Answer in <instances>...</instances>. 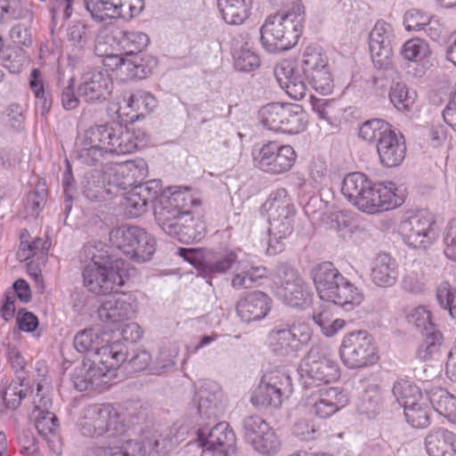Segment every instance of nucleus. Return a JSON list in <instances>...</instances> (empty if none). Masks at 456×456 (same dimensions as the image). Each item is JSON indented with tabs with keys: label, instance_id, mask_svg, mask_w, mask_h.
<instances>
[{
	"label": "nucleus",
	"instance_id": "17",
	"mask_svg": "<svg viewBox=\"0 0 456 456\" xmlns=\"http://www.w3.org/2000/svg\"><path fill=\"white\" fill-rule=\"evenodd\" d=\"M148 175L147 163L143 159L128 160L111 164L103 171L107 183L116 191H126L139 183Z\"/></svg>",
	"mask_w": 456,
	"mask_h": 456
},
{
	"label": "nucleus",
	"instance_id": "21",
	"mask_svg": "<svg viewBox=\"0 0 456 456\" xmlns=\"http://www.w3.org/2000/svg\"><path fill=\"white\" fill-rule=\"evenodd\" d=\"M195 387L200 415L208 419H216L223 411V391L219 384L213 380H200Z\"/></svg>",
	"mask_w": 456,
	"mask_h": 456
},
{
	"label": "nucleus",
	"instance_id": "60",
	"mask_svg": "<svg viewBox=\"0 0 456 456\" xmlns=\"http://www.w3.org/2000/svg\"><path fill=\"white\" fill-rule=\"evenodd\" d=\"M306 85H310L316 92L321 94H329L332 92L334 84L333 77L329 66L317 70L313 74L305 77Z\"/></svg>",
	"mask_w": 456,
	"mask_h": 456
},
{
	"label": "nucleus",
	"instance_id": "7",
	"mask_svg": "<svg viewBox=\"0 0 456 456\" xmlns=\"http://www.w3.org/2000/svg\"><path fill=\"white\" fill-rule=\"evenodd\" d=\"M308 324L300 320L276 323L267 334L268 348L278 356L295 357L311 340Z\"/></svg>",
	"mask_w": 456,
	"mask_h": 456
},
{
	"label": "nucleus",
	"instance_id": "14",
	"mask_svg": "<svg viewBox=\"0 0 456 456\" xmlns=\"http://www.w3.org/2000/svg\"><path fill=\"white\" fill-rule=\"evenodd\" d=\"M403 201L404 194L395 183L371 182L355 208L367 214H376L399 207Z\"/></svg>",
	"mask_w": 456,
	"mask_h": 456
},
{
	"label": "nucleus",
	"instance_id": "30",
	"mask_svg": "<svg viewBox=\"0 0 456 456\" xmlns=\"http://www.w3.org/2000/svg\"><path fill=\"white\" fill-rule=\"evenodd\" d=\"M127 354L126 345L119 340L111 343L109 340L99 346L95 352L90 354L94 357V362H99L113 377L116 376L115 371L126 361Z\"/></svg>",
	"mask_w": 456,
	"mask_h": 456
},
{
	"label": "nucleus",
	"instance_id": "26",
	"mask_svg": "<svg viewBox=\"0 0 456 456\" xmlns=\"http://www.w3.org/2000/svg\"><path fill=\"white\" fill-rule=\"evenodd\" d=\"M111 89V78L102 70L92 69L83 74L77 92L86 102H95L104 99Z\"/></svg>",
	"mask_w": 456,
	"mask_h": 456
},
{
	"label": "nucleus",
	"instance_id": "1",
	"mask_svg": "<svg viewBox=\"0 0 456 456\" xmlns=\"http://www.w3.org/2000/svg\"><path fill=\"white\" fill-rule=\"evenodd\" d=\"M149 142L148 134L142 128L129 124L113 121L106 125L94 126L85 132L77 144V159L88 166L101 162L104 153L129 154L144 148Z\"/></svg>",
	"mask_w": 456,
	"mask_h": 456
},
{
	"label": "nucleus",
	"instance_id": "51",
	"mask_svg": "<svg viewBox=\"0 0 456 456\" xmlns=\"http://www.w3.org/2000/svg\"><path fill=\"white\" fill-rule=\"evenodd\" d=\"M29 86L36 97V113L46 114L50 110L51 102L45 95L44 80L39 69L31 70Z\"/></svg>",
	"mask_w": 456,
	"mask_h": 456
},
{
	"label": "nucleus",
	"instance_id": "33",
	"mask_svg": "<svg viewBox=\"0 0 456 456\" xmlns=\"http://www.w3.org/2000/svg\"><path fill=\"white\" fill-rule=\"evenodd\" d=\"M427 399L436 411L456 424V397L446 389L436 387H425Z\"/></svg>",
	"mask_w": 456,
	"mask_h": 456
},
{
	"label": "nucleus",
	"instance_id": "3",
	"mask_svg": "<svg viewBox=\"0 0 456 456\" xmlns=\"http://www.w3.org/2000/svg\"><path fill=\"white\" fill-rule=\"evenodd\" d=\"M313 281L322 300L333 303L346 311L360 305L364 296L360 289L344 277L331 262L314 267Z\"/></svg>",
	"mask_w": 456,
	"mask_h": 456
},
{
	"label": "nucleus",
	"instance_id": "45",
	"mask_svg": "<svg viewBox=\"0 0 456 456\" xmlns=\"http://www.w3.org/2000/svg\"><path fill=\"white\" fill-rule=\"evenodd\" d=\"M392 393L403 408L423 397L420 389L413 382L404 379H398L395 382Z\"/></svg>",
	"mask_w": 456,
	"mask_h": 456
},
{
	"label": "nucleus",
	"instance_id": "22",
	"mask_svg": "<svg viewBox=\"0 0 456 456\" xmlns=\"http://www.w3.org/2000/svg\"><path fill=\"white\" fill-rule=\"evenodd\" d=\"M235 440V435L226 422H219L210 429L204 427L198 431V444L204 452L227 453Z\"/></svg>",
	"mask_w": 456,
	"mask_h": 456
},
{
	"label": "nucleus",
	"instance_id": "20",
	"mask_svg": "<svg viewBox=\"0 0 456 456\" xmlns=\"http://www.w3.org/2000/svg\"><path fill=\"white\" fill-rule=\"evenodd\" d=\"M305 402L317 417L327 419L345 407L347 399L338 387L324 386L307 395Z\"/></svg>",
	"mask_w": 456,
	"mask_h": 456
},
{
	"label": "nucleus",
	"instance_id": "40",
	"mask_svg": "<svg viewBox=\"0 0 456 456\" xmlns=\"http://www.w3.org/2000/svg\"><path fill=\"white\" fill-rule=\"evenodd\" d=\"M371 182L363 173H350L343 179L341 192L355 207Z\"/></svg>",
	"mask_w": 456,
	"mask_h": 456
},
{
	"label": "nucleus",
	"instance_id": "47",
	"mask_svg": "<svg viewBox=\"0 0 456 456\" xmlns=\"http://www.w3.org/2000/svg\"><path fill=\"white\" fill-rule=\"evenodd\" d=\"M299 67L304 77H307L317 70L328 67V61L320 47L309 45L304 51Z\"/></svg>",
	"mask_w": 456,
	"mask_h": 456
},
{
	"label": "nucleus",
	"instance_id": "62",
	"mask_svg": "<svg viewBox=\"0 0 456 456\" xmlns=\"http://www.w3.org/2000/svg\"><path fill=\"white\" fill-rule=\"evenodd\" d=\"M234 67L238 70L249 72L260 66L259 56L248 47H241L233 52Z\"/></svg>",
	"mask_w": 456,
	"mask_h": 456
},
{
	"label": "nucleus",
	"instance_id": "23",
	"mask_svg": "<svg viewBox=\"0 0 456 456\" xmlns=\"http://www.w3.org/2000/svg\"><path fill=\"white\" fill-rule=\"evenodd\" d=\"M240 265L236 251L229 248L207 250L200 261V269L204 275L216 278L232 271H238Z\"/></svg>",
	"mask_w": 456,
	"mask_h": 456
},
{
	"label": "nucleus",
	"instance_id": "27",
	"mask_svg": "<svg viewBox=\"0 0 456 456\" xmlns=\"http://www.w3.org/2000/svg\"><path fill=\"white\" fill-rule=\"evenodd\" d=\"M395 40L393 27L384 21L379 20L370 33V51L374 62L384 65L392 53V45Z\"/></svg>",
	"mask_w": 456,
	"mask_h": 456
},
{
	"label": "nucleus",
	"instance_id": "43",
	"mask_svg": "<svg viewBox=\"0 0 456 456\" xmlns=\"http://www.w3.org/2000/svg\"><path fill=\"white\" fill-rule=\"evenodd\" d=\"M416 96V92L409 89L404 82L393 81L389 90V99L398 111H410Z\"/></svg>",
	"mask_w": 456,
	"mask_h": 456
},
{
	"label": "nucleus",
	"instance_id": "53",
	"mask_svg": "<svg viewBox=\"0 0 456 456\" xmlns=\"http://www.w3.org/2000/svg\"><path fill=\"white\" fill-rule=\"evenodd\" d=\"M401 54L406 61L421 62L430 55L429 45L419 37L409 39L403 45Z\"/></svg>",
	"mask_w": 456,
	"mask_h": 456
},
{
	"label": "nucleus",
	"instance_id": "18",
	"mask_svg": "<svg viewBox=\"0 0 456 456\" xmlns=\"http://www.w3.org/2000/svg\"><path fill=\"white\" fill-rule=\"evenodd\" d=\"M137 300L132 293H120L104 299L99 305L97 315L100 321L118 326L134 317Z\"/></svg>",
	"mask_w": 456,
	"mask_h": 456
},
{
	"label": "nucleus",
	"instance_id": "57",
	"mask_svg": "<svg viewBox=\"0 0 456 456\" xmlns=\"http://www.w3.org/2000/svg\"><path fill=\"white\" fill-rule=\"evenodd\" d=\"M313 320L317 324L322 334L326 337H333L341 330L346 322L339 318H333L332 314L328 310H322L314 314Z\"/></svg>",
	"mask_w": 456,
	"mask_h": 456
},
{
	"label": "nucleus",
	"instance_id": "15",
	"mask_svg": "<svg viewBox=\"0 0 456 456\" xmlns=\"http://www.w3.org/2000/svg\"><path fill=\"white\" fill-rule=\"evenodd\" d=\"M435 220L426 210L409 211L401 221L399 229L405 243L414 248H427L436 240Z\"/></svg>",
	"mask_w": 456,
	"mask_h": 456
},
{
	"label": "nucleus",
	"instance_id": "12",
	"mask_svg": "<svg viewBox=\"0 0 456 456\" xmlns=\"http://www.w3.org/2000/svg\"><path fill=\"white\" fill-rule=\"evenodd\" d=\"M292 391L290 376L285 371L273 370L264 375L252 393L250 402L255 406L279 408Z\"/></svg>",
	"mask_w": 456,
	"mask_h": 456
},
{
	"label": "nucleus",
	"instance_id": "16",
	"mask_svg": "<svg viewBox=\"0 0 456 456\" xmlns=\"http://www.w3.org/2000/svg\"><path fill=\"white\" fill-rule=\"evenodd\" d=\"M86 9L97 22L110 20H130L144 8V0H84Z\"/></svg>",
	"mask_w": 456,
	"mask_h": 456
},
{
	"label": "nucleus",
	"instance_id": "44",
	"mask_svg": "<svg viewBox=\"0 0 456 456\" xmlns=\"http://www.w3.org/2000/svg\"><path fill=\"white\" fill-rule=\"evenodd\" d=\"M179 351V346L175 342L162 345L151 368L152 373L161 375L172 370L175 366Z\"/></svg>",
	"mask_w": 456,
	"mask_h": 456
},
{
	"label": "nucleus",
	"instance_id": "35",
	"mask_svg": "<svg viewBox=\"0 0 456 456\" xmlns=\"http://www.w3.org/2000/svg\"><path fill=\"white\" fill-rule=\"evenodd\" d=\"M35 425L38 434L47 442L50 449L57 454L61 453V446L57 435L58 419L54 413L49 411L38 412Z\"/></svg>",
	"mask_w": 456,
	"mask_h": 456
},
{
	"label": "nucleus",
	"instance_id": "11",
	"mask_svg": "<svg viewBox=\"0 0 456 456\" xmlns=\"http://www.w3.org/2000/svg\"><path fill=\"white\" fill-rule=\"evenodd\" d=\"M255 167L272 175L288 172L294 166L297 153L292 146L271 141L252 151Z\"/></svg>",
	"mask_w": 456,
	"mask_h": 456
},
{
	"label": "nucleus",
	"instance_id": "37",
	"mask_svg": "<svg viewBox=\"0 0 456 456\" xmlns=\"http://www.w3.org/2000/svg\"><path fill=\"white\" fill-rule=\"evenodd\" d=\"M92 38L90 28L82 22L72 23L67 28L68 46L75 57H79L84 53Z\"/></svg>",
	"mask_w": 456,
	"mask_h": 456
},
{
	"label": "nucleus",
	"instance_id": "2",
	"mask_svg": "<svg viewBox=\"0 0 456 456\" xmlns=\"http://www.w3.org/2000/svg\"><path fill=\"white\" fill-rule=\"evenodd\" d=\"M80 259L85 265V286L95 294L111 293L127 279L128 264L122 259L111 260L106 245L102 242L86 244Z\"/></svg>",
	"mask_w": 456,
	"mask_h": 456
},
{
	"label": "nucleus",
	"instance_id": "32",
	"mask_svg": "<svg viewBox=\"0 0 456 456\" xmlns=\"http://www.w3.org/2000/svg\"><path fill=\"white\" fill-rule=\"evenodd\" d=\"M397 278L398 265L395 259L387 253L379 254L372 263V282L379 287L389 288L395 284Z\"/></svg>",
	"mask_w": 456,
	"mask_h": 456
},
{
	"label": "nucleus",
	"instance_id": "24",
	"mask_svg": "<svg viewBox=\"0 0 456 456\" xmlns=\"http://www.w3.org/2000/svg\"><path fill=\"white\" fill-rule=\"evenodd\" d=\"M114 377L102 368L99 362H94L92 355L86 356L82 365L73 374L74 387L79 391L97 389L108 384Z\"/></svg>",
	"mask_w": 456,
	"mask_h": 456
},
{
	"label": "nucleus",
	"instance_id": "56",
	"mask_svg": "<svg viewBox=\"0 0 456 456\" xmlns=\"http://www.w3.org/2000/svg\"><path fill=\"white\" fill-rule=\"evenodd\" d=\"M268 425L262 417L257 415H250L244 418L241 423V429L245 442L252 446L256 439L266 431L265 428Z\"/></svg>",
	"mask_w": 456,
	"mask_h": 456
},
{
	"label": "nucleus",
	"instance_id": "61",
	"mask_svg": "<svg viewBox=\"0 0 456 456\" xmlns=\"http://www.w3.org/2000/svg\"><path fill=\"white\" fill-rule=\"evenodd\" d=\"M29 14L20 0H0V24L24 19Z\"/></svg>",
	"mask_w": 456,
	"mask_h": 456
},
{
	"label": "nucleus",
	"instance_id": "29",
	"mask_svg": "<svg viewBox=\"0 0 456 456\" xmlns=\"http://www.w3.org/2000/svg\"><path fill=\"white\" fill-rule=\"evenodd\" d=\"M271 299L261 291H254L241 297L236 304V312L242 322H250L265 318L270 311Z\"/></svg>",
	"mask_w": 456,
	"mask_h": 456
},
{
	"label": "nucleus",
	"instance_id": "41",
	"mask_svg": "<svg viewBox=\"0 0 456 456\" xmlns=\"http://www.w3.org/2000/svg\"><path fill=\"white\" fill-rule=\"evenodd\" d=\"M107 179L103 174L94 171L85 175L83 183V194L92 201H100L105 199L107 194L116 195V191L110 186L106 185Z\"/></svg>",
	"mask_w": 456,
	"mask_h": 456
},
{
	"label": "nucleus",
	"instance_id": "39",
	"mask_svg": "<svg viewBox=\"0 0 456 456\" xmlns=\"http://www.w3.org/2000/svg\"><path fill=\"white\" fill-rule=\"evenodd\" d=\"M158 107V100L156 97L146 91H137L129 96H123L120 102L119 110H128L130 112L137 114H147L156 110Z\"/></svg>",
	"mask_w": 456,
	"mask_h": 456
},
{
	"label": "nucleus",
	"instance_id": "52",
	"mask_svg": "<svg viewBox=\"0 0 456 456\" xmlns=\"http://www.w3.org/2000/svg\"><path fill=\"white\" fill-rule=\"evenodd\" d=\"M118 39L126 54L142 52L149 44V37L140 31H120Z\"/></svg>",
	"mask_w": 456,
	"mask_h": 456
},
{
	"label": "nucleus",
	"instance_id": "19",
	"mask_svg": "<svg viewBox=\"0 0 456 456\" xmlns=\"http://www.w3.org/2000/svg\"><path fill=\"white\" fill-rule=\"evenodd\" d=\"M260 40L264 48L269 53L286 51L294 46L299 38L282 22L281 18L269 16L260 28Z\"/></svg>",
	"mask_w": 456,
	"mask_h": 456
},
{
	"label": "nucleus",
	"instance_id": "59",
	"mask_svg": "<svg viewBox=\"0 0 456 456\" xmlns=\"http://www.w3.org/2000/svg\"><path fill=\"white\" fill-rule=\"evenodd\" d=\"M392 128L391 125L381 118H371L363 122L359 128V136L365 141L371 142L380 139Z\"/></svg>",
	"mask_w": 456,
	"mask_h": 456
},
{
	"label": "nucleus",
	"instance_id": "58",
	"mask_svg": "<svg viewBox=\"0 0 456 456\" xmlns=\"http://www.w3.org/2000/svg\"><path fill=\"white\" fill-rule=\"evenodd\" d=\"M47 200V189L45 183L39 182L26 198L25 208L32 217L38 216Z\"/></svg>",
	"mask_w": 456,
	"mask_h": 456
},
{
	"label": "nucleus",
	"instance_id": "55",
	"mask_svg": "<svg viewBox=\"0 0 456 456\" xmlns=\"http://www.w3.org/2000/svg\"><path fill=\"white\" fill-rule=\"evenodd\" d=\"M409 323L414 325L422 334L436 330L432 322L431 312L423 305L409 308L406 314Z\"/></svg>",
	"mask_w": 456,
	"mask_h": 456
},
{
	"label": "nucleus",
	"instance_id": "31",
	"mask_svg": "<svg viewBox=\"0 0 456 456\" xmlns=\"http://www.w3.org/2000/svg\"><path fill=\"white\" fill-rule=\"evenodd\" d=\"M424 444L429 456H456V434L445 428H432Z\"/></svg>",
	"mask_w": 456,
	"mask_h": 456
},
{
	"label": "nucleus",
	"instance_id": "38",
	"mask_svg": "<svg viewBox=\"0 0 456 456\" xmlns=\"http://www.w3.org/2000/svg\"><path fill=\"white\" fill-rule=\"evenodd\" d=\"M109 341V334L100 328L85 329L78 331L73 339V346L79 353L93 354L102 344Z\"/></svg>",
	"mask_w": 456,
	"mask_h": 456
},
{
	"label": "nucleus",
	"instance_id": "8",
	"mask_svg": "<svg viewBox=\"0 0 456 456\" xmlns=\"http://www.w3.org/2000/svg\"><path fill=\"white\" fill-rule=\"evenodd\" d=\"M110 240L123 254L138 263L151 260L157 245L155 238L144 229L129 225L113 228Z\"/></svg>",
	"mask_w": 456,
	"mask_h": 456
},
{
	"label": "nucleus",
	"instance_id": "48",
	"mask_svg": "<svg viewBox=\"0 0 456 456\" xmlns=\"http://www.w3.org/2000/svg\"><path fill=\"white\" fill-rule=\"evenodd\" d=\"M274 15L281 18L282 22L293 31L297 32V36L300 37L305 19V8L300 1L293 2L286 9Z\"/></svg>",
	"mask_w": 456,
	"mask_h": 456
},
{
	"label": "nucleus",
	"instance_id": "34",
	"mask_svg": "<svg viewBox=\"0 0 456 456\" xmlns=\"http://www.w3.org/2000/svg\"><path fill=\"white\" fill-rule=\"evenodd\" d=\"M254 0H217L224 20L230 25L242 24L251 13Z\"/></svg>",
	"mask_w": 456,
	"mask_h": 456
},
{
	"label": "nucleus",
	"instance_id": "46",
	"mask_svg": "<svg viewBox=\"0 0 456 456\" xmlns=\"http://www.w3.org/2000/svg\"><path fill=\"white\" fill-rule=\"evenodd\" d=\"M406 421L413 428H424L430 423V408L427 400L422 397L403 408Z\"/></svg>",
	"mask_w": 456,
	"mask_h": 456
},
{
	"label": "nucleus",
	"instance_id": "13",
	"mask_svg": "<svg viewBox=\"0 0 456 456\" xmlns=\"http://www.w3.org/2000/svg\"><path fill=\"white\" fill-rule=\"evenodd\" d=\"M278 276L274 293L279 299L297 309H305L311 305L313 294L297 271L283 265L280 267Z\"/></svg>",
	"mask_w": 456,
	"mask_h": 456
},
{
	"label": "nucleus",
	"instance_id": "36",
	"mask_svg": "<svg viewBox=\"0 0 456 456\" xmlns=\"http://www.w3.org/2000/svg\"><path fill=\"white\" fill-rule=\"evenodd\" d=\"M171 224H175V231L167 234L183 243L200 241L207 232L205 223L199 218L195 219L191 215L187 222L184 219H176Z\"/></svg>",
	"mask_w": 456,
	"mask_h": 456
},
{
	"label": "nucleus",
	"instance_id": "10",
	"mask_svg": "<svg viewBox=\"0 0 456 456\" xmlns=\"http://www.w3.org/2000/svg\"><path fill=\"white\" fill-rule=\"evenodd\" d=\"M339 355L350 369L372 365L379 360L372 337L366 330H356L344 336Z\"/></svg>",
	"mask_w": 456,
	"mask_h": 456
},
{
	"label": "nucleus",
	"instance_id": "5",
	"mask_svg": "<svg viewBox=\"0 0 456 456\" xmlns=\"http://www.w3.org/2000/svg\"><path fill=\"white\" fill-rule=\"evenodd\" d=\"M268 214L270 248L273 252L281 251L280 241L292 233L296 209L288 193L283 188L272 191L263 205Z\"/></svg>",
	"mask_w": 456,
	"mask_h": 456
},
{
	"label": "nucleus",
	"instance_id": "63",
	"mask_svg": "<svg viewBox=\"0 0 456 456\" xmlns=\"http://www.w3.org/2000/svg\"><path fill=\"white\" fill-rule=\"evenodd\" d=\"M142 445L134 440H126L120 445L100 448L99 456H142Z\"/></svg>",
	"mask_w": 456,
	"mask_h": 456
},
{
	"label": "nucleus",
	"instance_id": "25",
	"mask_svg": "<svg viewBox=\"0 0 456 456\" xmlns=\"http://www.w3.org/2000/svg\"><path fill=\"white\" fill-rule=\"evenodd\" d=\"M280 86L295 100L302 99L306 93V80L299 65L292 61H281L274 69Z\"/></svg>",
	"mask_w": 456,
	"mask_h": 456
},
{
	"label": "nucleus",
	"instance_id": "49",
	"mask_svg": "<svg viewBox=\"0 0 456 456\" xmlns=\"http://www.w3.org/2000/svg\"><path fill=\"white\" fill-rule=\"evenodd\" d=\"M424 339L417 349V357L423 362L436 359L440 355L443 336L438 330L424 333Z\"/></svg>",
	"mask_w": 456,
	"mask_h": 456
},
{
	"label": "nucleus",
	"instance_id": "42",
	"mask_svg": "<svg viewBox=\"0 0 456 456\" xmlns=\"http://www.w3.org/2000/svg\"><path fill=\"white\" fill-rule=\"evenodd\" d=\"M38 375L37 378V393L34 397L36 410L40 412L49 411L53 404L52 399V382L47 378L46 367L42 364V368H38Z\"/></svg>",
	"mask_w": 456,
	"mask_h": 456
},
{
	"label": "nucleus",
	"instance_id": "28",
	"mask_svg": "<svg viewBox=\"0 0 456 456\" xmlns=\"http://www.w3.org/2000/svg\"><path fill=\"white\" fill-rule=\"evenodd\" d=\"M377 150L381 164L386 167H398L406 154L403 136L391 129L379 139Z\"/></svg>",
	"mask_w": 456,
	"mask_h": 456
},
{
	"label": "nucleus",
	"instance_id": "6",
	"mask_svg": "<svg viewBox=\"0 0 456 456\" xmlns=\"http://www.w3.org/2000/svg\"><path fill=\"white\" fill-rule=\"evenodd\" d=\"M299 382L305 388L322 387V384L336 381L339 376L338 362L330 356L328 347L313 345L297 368Z\"/></svg>",
	"mask_w": 456,
	"mask_h": 456
},
{
	"label": "nucleus",
	"instance_id": "50",
	"mask_svg": "<svg viewBox=\"0 0 456 456\" xmlns=\"http://www.w3.org/2000/svg\"><path fill=\"white\" fill-rule=\"evenodd\" d=\"M120 204L126 215L132 218L142 216L146 212L148 207L145 199L137 191L134 186L127 191L122 192Z\"/></svg>",
	"mask_w": 456,
	"mask_h": 456
},
{
	"label": "nucleus",
	"instance_id": "9",
	"mask_svg": "<svg viewBox=\"0 0 456 456\" xmlns=\"http://www.w3.org/2000/svg\"><path fill=\"white\" fill-rule=\"evenodd\" d=\"M83 436L94 437L109 434V436L122 435L125 425L118 411L110 404H92L86 407L79 422Z\"/></svg>",
	"mask_w": 456,
	"mask_h": 456
},
{
	"label": "nucleus",
	"instance_id": "54",
	"mask_svg": "<svg viewBox=\"0 0 456 456\" xmlns=\"http://www.w3.org/2000/svg\"><path fill=\"white\" fill-rule=\"evenodd\" d=\"M265 429L266 431L256 439V442L251 447L254 451L262 455L273 456L280 451L281 441L269 425Z\"/></svg>",
	"mask_w": 456,
	"mask_h": 456
},
{
	"label": "nucleus",
	"instance_id": "4",
	"mask_svg": "<svg viewBox=\"0 0 456 456\" xmlns=\"http://www.w3.org/2000/svg\"><path fill=\"white\" fill-rule=\"evenodd\" d=\"M200 205L199 193L192 188L169 187L160 194L159 203L154 205L156 222L165 233L175 232L176 226L171 223L176 219L187 222L192 208Z\"/></svg>",
	"mask_w": 456,
	"mask_h": 456
},
{
	"label": "nucleus",
	"instance_id": "64",
	"mask_svg": "<svg viewBox=\"0 0 456 456\" xmlns=\"http://www.w3.org/2000/svg\"><path fill=\"white\" fill-rule=\"evenodd\" d=\"M26 395V386L21 382L12 381L4 392L2 398L7 409L15 410Z\"/></svg>",
	"mask_w": 456,
	"mask_h": 456
}]
</instances>
